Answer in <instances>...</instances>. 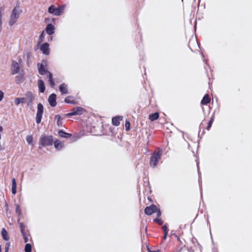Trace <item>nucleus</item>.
Instances as JSON below:
<instances>
[{"label":"nucleus","instance_id":"11","mask_svg":"<svg viewBox=\"0 0 252 252\" xmlns=\"http://www.w3.org/2000/svg\"><path fill=\"white\" fill-rule=\"evenodd\" d=\"M48 101L50 104V105L54 107L56 106V95L55 94H51L49 98H48Z\"/></svg>","mask_w":252,"mask_h":252},{"label":"nucleus","instance_id":"4","mask_svg":"<svg viewBox=\"0 0 252 252\" xmlns=\"http://www.w3.org/2000/svg\"><path fill=\"white\" fill-rule=\"evenodd\" d=\"M64 6L55 7L54 6H51L49 7L48 12L55 15H60L63 12Z\"/></svg>","mask_w":252,"mask_h":252},{"label":"nucleus","instance_id":"35","mask_svg":"<svg viewBox=\"0 0 252 252\" xmlns=\"http://www.w3.org/2000/svg\"><path fill=\"white\" fill-rule=\"evenodd\" d=\"M20 209V206L19 205H17L16 206V210L17 211H19Z\"/></svg>","mask_w":252,"mask_h":252},{"label":"nucleus","instance_id":"13","mask_svg":"<svg viewBox=\"0 0 252 252\" xmlns=\"http://www.w3.org/2000/svg\"><path fill=\"white\" fill-rule=\"evenodd\" d=\"M55 27L52 24H49L46 27V32L48 34L51 35L54 32Z\"/></svg>","mask_w":252,"mask_h":252},{"label":"nucleus","instance_id":"25","mask_svg":"<svg viewBox=\"0 0 252 252\" xmlns=\"http://www.w3.org/2000/svg\"><path fill=\"white\" fill-rule=\"evenodd\" d=\"M55 119L57 120V124L58 126H60L62 125V123L61 118L59 115L56 116Z\"/></svg>","mask_w":252,"mask_h":252},{"label":"nucleus","instance_id":"27","mask_svg":"<svg viewBox=\"0 0 252 252\" xmlns=\"http://www.w3.org/2000/svg\"><path fill=\"white\" fill-rule=\"evenodd\" d=\"M4 94L3 91L0 90V102H1L4 98Z\"/></svg>","mask_w":252,"mask_h":252},{"label":"nucleus","instance_id":"38","mask_svg":"<svg viewBox=\"0 0 252 252\" xmlns=\"http://www.w3.org/2000/svg\"><path fill=\"white\" fill-rule=\"evenodd\" d=\"M149 252H157V251H154V252L150 251Z\"/></svg>","mask_w":252,"mask_h":252},{"label":"nucleus","instance_id":"21","mask_svg":"<svg viewBox=\"0 0 252 252\" xmlns=\"http://www.w3.org/2000/svg\"><path fill=\"white\" fill-rule=\"evenodd\" d=\"M26 141L30 145H33V137L31 135H27L26 138Z\"/></svg>","mask_w":252,"mask_h":252},{"label":"nucleus","instance_id":"8","mask_svg":"<svg viewBox=\"0 0 252 252\" xmlns=\"http://www.w3.org/2000/svg\"><path fill=\"white\" fill-rule=\"evenodd\" d=\"M84 111V110L83 108H81V107H76V108H75L73 110L67 114L66 115L67 116H73V115H81L83 113Z\"/></svg>","mask_w":252,"mask_h":252},{"label":"nucleus","instance_id":"19","mask_svg":"<svg viewBox=\"0 0 252 252\" xmlns=\"http://www.w3.org/2000/svg\"><path fill=\"white\" fill-rule=\"evenodd\" d=\"M210 101V98L208 94H206L201 100V103L202 104H206L209 103Z\"/></svg>","mask_w":252,"mask_h":252},{"label":"nucleus","instance_id":"5","mask_svg":"<svg viewBox=\"0 0 252 252\" xmlns=\"http://www.w3.org/2000/svg\"><path fill=\"white\" fill-rule=\"evenodd\" d=\"M43 113V106L41 103L37 105V111L36 116V122L37 124L41 122L42 114Z\"/></svg>","mask_w":252,"mask_h":252},{"label":"nucleus","instance_id":"12","mask_svg":"<svg viewBox=\"0 0 252 252\" xmlns=\"http://www.w3.org/2000/svg\"><path fill=\"white\" fill-rule=\"evenodd\" d=\"M59 90L62 94H67L68 93L67 85L64 83L62 84L59 87Z\"/></svg>","mask_w":252,"mask_h":252},{"label":"nucleus","instance_id":"20","mask_svg":"<svg viewBox=\"0 0 252 252\" xmlns=\"http://www.w3.org/2000/svg\"><path fill=\"white\" fill-rule=\"evenodd\" d=\"M1 235L2 236L3 238L5 240L8 241L9 240L8 233L4 228H2V229L1 230Z\"/></svg>","mask_w":252,"mask_h":252},{"label":"nucleus","instance_id":"34","mask_svg":"<svg viewBox=\"0 0 252 252\" xmlns=\"http://www.w3.org/2000/svg\"><path fill=\"white\" fill-rule=\"evenodd\" d=\"M3 131V127L2 126H0V133L2 132Z\"/></svg>","mask_w":252,"mask_h":252},{"label":"nucleus","instance_id":"31","mask_svg":"<svg viewBox=\"0 0 252 252\" xmlns=\"http://www.w3.org/2000/svg\"><path fill=\"white\" fill-rule=\"evenodd\" d=\"M12 186L16 187V180H15V179L14 178H13L12 179Z\"/></svg>","mask_w":252,"mask_h":252},{"label":"nucleus","instance_id":"28","mask_svg":"<svg viewBox=\"0 0 252 252\" xmlns=\"http://www.w3.org/2000/svg\"><path fill=\"white\" fill-rule=\"evenodd\" d=\"M10 245L9 243H7L5 245V252H8Z\"/></svg>","mask_w":252,"mask_h":252},{"label":"nucleus","instance_id":"29","mask_svg":"<svg viewBox=\"0 0 252 252\" xmlns=\"http://www.w3.org/2000/svg\"><path fill=\"white\" fill-rule=\"evenodd\" d=\"M16 187L12 186V192L13 194H15L16 193Z\"/></svg>","mask_w":252,"mask_h":252},{"label":"nucleus","instance_id":"17","mask_svg":"<svg viewBox=\"0 0 252 252\" xmlns=\"http://www.w3.org/2000/svg\"><path fill=\"white\" fill-rule=\"evenodd\" d=\"M159 117V114L158 112H156L154 114H151L149 116V119L151 121H154L157 120Z\"/></svg>","mask_w":252,"mask_h":252},{"label":"nucleus","instance_id":"22","mask_svg":"<svg viewBox=\"0 0 252 252\" xmlns=\"http://www.w3.org/2000/svg\"><path fill=\"white\" fill-rule=\"evenodd\" d=\"M58 133L60 136L62 137L67 138L70 136L69 134L66 133L64 132H63V131H59Z\"/></svg>","mask_w":252,"mask_h":252},{"label":"nucleus","instance_id":"3","mask_svg":"<svg viewBox=\"0 0 252 252\" xmlns=\"http://www.w3.org/2000/svg\"><path fill=\"white\" fill-rule=\"evenodd\" d=\"M20 13L21 10L18 8L15 7L13 9L9 21V25L10 26L16 23Z\"/></svg>","mask_w":252,"mask_h":252},{"label":"nucleus","instance_id":"1","mask_svg":"<svg viewBox=\"0 0 252 252\" xmlns=\"http://www.w3.org/2000/svg\"><path fill=\"white\" fill-rule=\"evenodd\" d=\"M11 74L15 75V79L17 83H20L24 80L25 72L22 69L20 64L15 61L12 62L10 67Z\"/></svg>","mask_w":252,"mask_h":252},{"label":"nucleus","instance_id":"30","mask_svg":"<svg viewBox=\"0 0 252 252\" xmlns=\"http://www.w3.org/2000/svg\"><path fill=\"white\" fill-rule=\"evenodd\" d=\"M213 119H211L209 122V124H208V129H209L210 128V127L211 126V125L213 123Z\"/></svg>","mask_w":252,"mask_h":252},{"label":"nucleus","instance_id":"7","mask_svg":"<svg viewBox=\"0 0 252 252\" xmlns=\"http://www.w3.org/2000/svg\"><path fill=\"white\" fill-rule=\"evenodd\" d=\"M160 158V154L158 152L155 153L151 157L150 164L151 166L155 167L156 166Z\"/></svg>","mask_w":252,"mask_h":252},{"label":"nucleus","instance_id":"2","mask_svg":"<svg viewBox=\"0 0 252 252\" xmlns=\"http://www.w3.org/2000/svg\"><path fill=\"white\" fill-rule=\"evenodd\" d=\"M38 68L39 73L41 75H46L47 77L48 78L49 82L51 86L52 87H54L55 84L53 80L51 73L46 70L45 68L42 64L38 63Z\"/></svg>","mask_w":252,"mask_h":252},{"label":"nucleus","instance_id":"18","mask_svg":"<svg viewBox=\"0 0 252 252\" xmlns=\"http://www.w3.org/2000/svg\"><path fill=\"white\" fill-rule=\"evenodd\" d=\"M25 99L24 97L16 98L14 100V103L16 105H18L21 103L25 102Z\"/></svg>","mask_w":252,"mask_h":252},{"label":"nucleus","instance_id":"36","mask_svg":"<svg viewBox=\"0 0 252 252\" xmlns=\"http://www.w3.org/2000/svg\"><path fill=\"white\" fill-rule=\"evenodd\" d=\"M65 101L66 102H68V101H67V98H66L65 99Z\"/></svg>","mask_w":252,"mask_h":252},{"label":"nucleus","instance_id":"16","mask_svg":"<svg viewBox=\"0 0 252 252\" xmlns=\"http://www.w3.org/2000/svg\"><path fill=\"white\" fill-rule=\"evenodd\" d=\"M55 148L57 150H61L63 147V144L60 141L56 140L54 143Z\"/></svg>","mask_w":252,"mask_h":252},{"label":"nucleus","instance_id":"9","mask_svg":"<svg viewBox=\"0 0 252 252\" xmlns=\"http://www.w3.org/2000/svg\"><path fill=\"white\" fill-rule=\"evenodd\" d=\"M40 50L43 54L45 55H49L50 53L49 45L47 43H45L42 44L40 46Z\"/></svg>","mask_w":252,"mask_h":252},{"label":"nucleus","instance_id":"37","mask_svg":"<svg viewBox=\"0 0 252 252\" xmlns=\"http://www.w3.org/2000/svg\"><path fill=\"white\" fill-rule=\"evenodd\" d=\"M159 222V225H161L162 224L161 222V221H158Z\"/></svg>","mask_w":252,"mask_h":252},{"label":"nucleus","instance_id":"32","mask_svg":"<svg viewBox=\"0 0 252 252\" xmlns=\"http://www.w3.org/2000/svg\"><path fill=\"white\" fill-rule=\"evenodd\" d=\"M43 34H44V33L43 32L41 34L40 36V38L41 39V41H42L43 40Z\"/></svg>","mask_w":252,"mask_h":252},{"label":"nucleus","instance_id":"39","mask_svg":"<svg viewBox=\"0 0 252 252\" xmlns=\"http://www.w3.org/2000/svg\"><path fill=\"white\" fill-rule=\"evenodd\" d=\"M160 215V213H158V215H159V216Z\"/></svg>","mask_w":252,"mask_h":252},{"label":"nucleus","instance_id":"15","mask_svg":"<svg viewBox=\"0 0 252 252\" xmlns=\"http://www.w3.org/2000/svg\"><path fill=\"white\" fill-rule=\"evenodd\" d=\"M38 86L39 92L43 93L45 91V86L43 81L42 80H39L38 81Z\"/></svg>","mask_w":252,"mask_h":252},{"label":"nucleus","instance_id":"23","mask_svg":"<svg viewBox=\"0 0 252 252\" xmlns=\"http://www.w3.org/2000/svg\"><path fill=\"white\" fill-rule=\"evenodd\" d=\"M25 252H32V246L30 244H27L25 248Z\"/></svg>","mask_w":252,"mask_h":252},{"label":"nucleus","instance_id":"24","mask_svg":"<svg viewBox=\"0 0 252 252\" xmlns=\"http://www.w3.org/2000/svg\"><path fill=\"white\" fill-rule=\"evenodd\" d=\"M162 229L164 230V231L163 239H165L166 238V237H167V235L168 234V230H167V226L166 225H164L162 227Z\"/></svg>","mask_w":252,"mask_h":252},{"label":"nucleus","instance_id":"33","mask_svg":"<svg viewBox=\"0 0 252 252\" xmlns=\"http://www.w3.org/2000/svg\"><path fill=\"white\" fill-rule=\"evenodd\" d=\"M24 240H25V243H27L28 241V237L24 236Z\"/></svg>","mask_w":252,"mask_h":252},{"label":"nucleus","instance_id":"26","mask_svg":"<svg viewBox=\"0 0 252 252\" xmlns=\"http://www.w3.org/2000/svg\"><path fill=\"white\" fill-rule=\"evenodd\" d=\"M125 127H126V129L127 131L129 130V128H130V123L126 121V124H125Z\"/></svg>","mask_w":252,"mask_h":252},{"label":"nucleus","instance_id":"6","mask_svg":"<svg viewBox=\"0 0 252 252\" xmlns=\"http://www.w3.org/2000/svg\"><path fill=\"white\" fill-rule=\"evenodd\" d=\"M53 141L51 136H47L42 137L40 140V142L42 146H44L52 145Z\"/></svg>","mask_w":252,"mask_h":252},{"label":"nucleus","instance_id":"14","mask_svg":"<svg viewBox=\"0 0 252 252\" xmlns=\"http://www.w3.org/2000/svg\"><path fill=\"white\" fill-rule=\"evenodd\" d=\"M122 120V117L117 116L112 119V123L115 126H119L120 123V121Z\"/></svg>","mask_w":252,"mask_h":252},{"label":"nucleus","instance_id":"10","mask_svg":"<svg viewBox=\"0 0 252 252\" xmlns=\"http://www.w3.org/2000/svg\"><path fill=\"white\" fill-rule=\"evenodd\" d=\"M157 210V207L154 205H152L149 207H147L145 208V212L148 215H151L153 213L155 212Z\"/></svg>","mask_w":252,"mask_h":252}]
</instances>
